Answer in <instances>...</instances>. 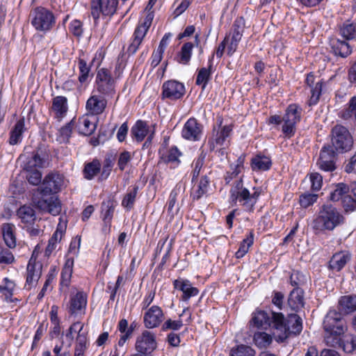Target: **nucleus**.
Returning <instances> with one entry per match:
<instances>
[{
	"label": "nucleus",
	"mask_w": 356,
	"mask_h": 356,
	"mask_svg": "<svg viewBox=\"0 0 356 356\" xmlns=\"http://www.w3.org/2000/svg\"><path fill=\"white\" fill-rule=\"evenodd\" d=\"M153 18L154 15L152 14V13H149L147 15L143 23L138 25L135 29V31L139 32L140 34H143V35H145L152 24Z\"/></svg>",
	"instance_id": "nucleus-56"
},
{
	"label": "nucleus",
	"mask_w": 356,
	"mask_h": 356,
	"mask_svg": "<svg viewBox=\"0 0 356 356\" xmlns=\"http://www.w3.org/2000/svg\"><path fill=\"white\" fill-rule=\"evenodd\" d=\"M339 116L344 120L354 119L356 122V95L350 99L348 106L341 111Z\"/></svg>",
	"instance_id": "nucleus-39"
},
{
	"label": "nucleus",
	"mask_w": 356,
	"mask_h": 356,
	"mask_svg": "<svg viewBox=\"0 0 356 356\" xmlns=\"http://www.w3.org/2000/svg\"><path fill=\"white\" fill-rule=\"evenodd\" d=\"M118 0H92L91 4V15L95 22L99 19L100 15L112 16L116 12Z\"/></svg>",
	"instance_id": "nucleus-11"
},
{
	"label": "nucleus",
	"mask_w": 356,
	"mask_h": 356,
	"mask_svg": "<svg viewBox=\"0 0 356 356\" xmlns=\"http://www.w3.org/2000/svg\"><path fill=\"white\" fill-rule=\"evenodd\" d=\"M343 221V216L334 207L324 205L318 216L314 220L313 227L316 230H332Z\"/></svg>",
	"instance_id": "nucleus-6"
},
{
	"label": "nucleus",
	"mask_w": 356,
	"mask_h": 356,
	"mask_svg": "<svg viewBox=\"0 0 356 356\" xmlns=\"http://www.w3.org/2000/svg\"><path fill=\"white\" fill-rule=\"evenodd\" d=\"M260 193L254 191L250 193L248 188L243 186V180L236 181L230 189V200L234 204L237 202L242 206L245 211H252Z\"/></svg>",
	"instance_id": "nucleus-5"
},
{
	"label": "nucleus",
	"mask_w": 356,
	"mask_h": 356,
	"mask_svg": "<svg viewBox=\"0 0 356 356\" xmlns=\"http://www.w3.org/2000/svg\"><path fill=\"white\" fill-rule=\"evenodd\" d=\"M42 265L31 259L27 265L26 284L29 288L35 285L41 275Z\"/></svg>",
	"instance_id": "nucleus-21"
},
{
	"label": "nucleus",
	"mask_w": 356,
	"mask_h": 356,
	"mask_svg": "<svg viewBox=\"0 0 356 356\" xmlns=\"http://www.w3.org/2000/svg\"><path fill=\"white\" fill-rule=\"evenodd\" d=\"M138 186H134V188L129 191L122 201V205L127 209L130 210L133 208L136 197L138 193Z\"/></svg>",
	"instance_id": "nucleus-46"
},
{
	"label": "nucleus",
	"mask_w": 356,
	"mask_h": 356,
	"mask_svg": "<svg viewBox=\"0 0 356 356\" xmlns=\"http://www.w3.org/2000/svg\"><path fill=\"white\" fill-rule=\"evenodd\" d=\"M302 108L297 104H290L286 109L282 117L283 125L282 131L284 136L290 138L296 133V125L300 121Z\"/></svg>",
	"instance_id": "nucleus-9"
},
{
	"label": "nucleus",
	"mask_w": 356,
	"mask_h": 356,
	"mask_svg": "<svg viewBox=\"0 0 356 356\" xmlns=\"http://www.w3.org/2000/svg\"><path fill=\"white\" fill-rule=\"evenodd\" d=\"M272 165L269 157L258 154L252 159L251 167L253 170H268Z\"/></svg>",
	"instance_id": "nucleus-35"
},
{
	"label": "nucleus",
	"mask_w": 356,
	"mask_h": 356,
	"mask_svg": "<svg viewBox=\"0 0 356 356\" xmlns=\"http://www.w3.org/2000/svg\"><path fill=\"white\" fill-rule=\"evenodd\" d=\"M340 338V342L336 348H341L348 353H351L356 350V336L344 334Z\"/></svg>",
	"instance_id": "nucleus-36"
},
{
	"label": "nucleus",
	"mask_w": 356,
	"mask_h": 356,
	"mask_svg": "<svg viewBox=\"0 0 356 356\" xmlns=\"http://www.w3.org/2000/svg\"><path fill=\"white\" fill-rule=\"evenodd\" d=\"M337 153L332 146H324L320 152V156L317 164L319 168L327 172H332L335 170V159Z\"/></svg>",
	"instance_id": "nucleus-14"
},
{
	"label": "nucleus",
	"mask_w": 356,
	"mask_h": 356,
	"mask_svg": "<svg viewBox=\"0 0 356 356\" xmlns=\"http://www.w3.org/2000/svg\"><path fill=\"white\" fill-rule=\"evenodd\" d=\"M97 120L94 115H90L87 113L86 115L83 116L79 121V132L85 136L92 134L96 129Z\"/></svg>",
	"instance_id": "nucleus-22"
},
{
	"label": "nucleus",
	"mask_w": 356,
	"mask_h": 356,
	"mask_svg": "<svg viewBox=\"0 0 356 356\" xmlns=\"http://www.w3.org/2000/svg\"><path fill=\"white\" fill-rule=\"evenodd\" d=\"M96 90L105 97L112 98L115 94V82L108 70L101 68L97 71Z\"/></svg>",
	"instance_id": "nucleus-10"
},
{
	"label": "nucleus",
	"mask_w": 356,
	"mask_h": 356,
	"mask_svg": "<svg viewBox=\"0 0 356 356\" xmlns=\"http://www.w3.org/2000/svg\"><path fill=\"white\" fill-rule=\"evenodd\" d=\"M163 314L161 309L156 305L151 307L144 315V324L147 328L158 327L162 322Z\"/></svg>",
	"instance_id": "nucleus-16"
},
{
	"label": "nucleus",
	"mask_w": 356,
	"mask_h": 356,
	"mask_svg": "<svg viewBox=\"0 0 356 356\" xmlns=\"http://www.w3.org/2000/svg\"><path fill=\"white\" fill-rule=\"evenodd\" d=\"M174 287L183 292L181 299L187 301L191 297L196 296L199 290L196 287L192 286L191 282L187 280H175L173 282Z\"/></svg>",
	"instance_id": "nucleus-20"
},
{
	"label": "nucleus",
	"mask_w": 356,
	"mask_h": 356,
	"mask_svg": "<svg viewBox=\"0 0 356 356\" xmlns=\"http://www.w3.org/2000/svg\"><path fill=\"white\" fill-rule=\"evenodd\" d=\"M232 131V125L224 126L221 129V130L219 132H218V134H217L216 138V144H218L219 145H223L226 138L227 137H229Z\"/></svg>",
	"instance_id": "nucleus-57"
},
{
	"label": "nucleus",
	"mask_w": 356,
	"mask_h": 356,
	"mask_svg": "<svg viewBox=\"0 0 356 356\" xmlns=\"http://www.w3.org/2000/svg\"><path fill=\"white\" fill-rule=\"evenodd\" d=\"M341 204L346 212L353 211L356 209V200L350 195H345Z\"/></svg>",
	"instance_id": "nucleus-59"
},
{
	"label": "nucleus",
	"mask_w": 356,
	"mask_h": 356,
	"mask_svg": "<svg viewBox=\"0 0 356 356\" xmlns=\"http://www.w3.org/2000/svg\"><path fill=\"white\" fill-rule=\"evenodd\" d=\"M2 234L6 245L9 248H15L16 247L15 226L11 223H4L2 225Z\"/></svg>",
	"instance_id": "nucleus-32"
},
{
	"label": "nucleus",
	"mask_w": 356,
	"mask_h": 356,
	"mask_svg": "<svg viewBox=\"0 0 356 356\" xmlns=\"http://www.w3.org/2000/svg\"><path fill=\"white\" fill-rule=\"evenodd\" d=\"M48 162L47 155L40 149H38L29 157L24 163L23 170L26 172V178L29 184L38 186L42 181L41 168H46Z\"/></svg>",
	"instance_id": "nucleus-4"
},
{
	"label": "nucleus",
	"mask_w": 356,
	"mask_h": 356,
	"mask_svg": "<svg viewBox=\"0 0 356 356\" xmlns=\"http://www.w3.org/2000/svg\"><path fill=\"white\" fill-rule=\"evenodd\" d=\"M350 191L349 186L344 183H339L334 186V190L330 193V199L333 202L341 200Z\"/></svg>",
	"instance_id": "nucleus-41"
},
{
	"label": "nucleus",
	"mask_w": 356,
	"mask_h": 356,
	"mask_svg": "<svg viewBox=\"0 0 356 356\" xmlns=\"http://www.w3.org/2000/svg\"><path fill=\"white\" fill-rule=\"evenodd\" d=\"M323 328L325 332V344L336 348L340 342V337L347 330L346 321L343 315L336 309H330L323 319Z\"/></svg>",
	"instance_id": "nucleus-2"
},
{
	"label": "nucleus",
	"mask_w": 356,
	"mask_h": 356,
	"mask_svg": "<svg viewBox=\"0 0 356 356\" xmlns=\"http://www.w3.org/2000/svg\"><path fill=\"white\" fill-rule=\"evenodd\" d=\"M330 45L334 54L341 58H346L352 53V47L346 41L333 39L330 41Z\"/></svg>",
	"instance_id": "nucleus-23"
},
{
	"label": "nucleus",
	"mask_w": 356,
	"mask_h": 356,
	"mask_svg": "<svg viewBox=\"0 0 356 356\" xmlns=\"http://www.w3.org/2000/svg\"><path fill=\"white\" fill-rule=\"evenodd\" d=\"M113 165V161L110 159H106L104 161V163L99 177L100 179L104 180L106 179L108 177L112 170Z\"/></svg>",
	"instance_id": "nucleus-63"
},
{
	"label": "nucleus",
	"mask_w": 356,
	"mask_h": 356,
	"mask_svg": "<svg viewBox=\"0 0 356 356\" xmlns=\"http://www.w3.org/2000/svg\"><path fill=\"white\" fill-rule=\"evenodd\" d=\"M145 36V35H143V34H140L139 32L134 31L133 40L127 49V52L129 54H134L137 51Z\"/></svg>",
	"instance_id": "nucleus-50"
},
{
	"label": "nucleus",
	"mask_w": 356,
	"mask_h": 356,
	"mask_svg": "<svg viewBox=\"0 0 356 356\" xmlns=\"http://www.w3.org/2000/svg\"><path fill=\"white\" fill-rule=\"evenodd\" d=\"M106 98L103 95H94L90 96L87 100L86 105L88 113L94 116L102 114L107 105Z\"/></svg>",
	"instance_id": "nucleus-15"
},
{
	"label": "nucleus",
	"mask_w": 356,
	"mask_h": 356,
	"mask_svg": "<svg viewBox=\"0 0 356 356\" xmlns=\"http://www.w3.org/2000/svg\"><path fill=\"white\" fill-rule=\"evenodd\" d=\"M178 192L177 189H173L170 194L167 209L172 216L177 213L179 209L178 204H176Z\"/></svg>",
	"instance_id": "nucleus-51"
},
{
	"label": "nucleus",
	"mask_w": 356,
	"mask_h": 356,
	"mask_svg": "<svg viewBox=\"0 0 356 356\" xmlns=\"http://www.w3.org/2000/svg\"><path fill=\"white\" fill-rule=\"evenodd\" d=\"M61 241V238L56 236V234H53L49 238L48 245L45 249V255L49 257L52 252L56 248L58 243Z\"/></svg>",
	"instance_id": "nucleus-62"
},
{
	"label": "nucleus",
	"mask_w": 356,
	"mask_h": 356,
	"mask_svg": "<svg viewBox=\"0 0 356 356\" xmlns=\"http://www.w3.org/2000/svg\"><path fill=\"white\" fill-rule=\"evenodd\" d=\"M339 34L346 40L356 39V23L346 21L339 26Z\"/></svg>",
	"instance_id": "nucleus-34"
},
{
	"label": "nucleus",
	"mask_w": 356,
	"mask_h": 356,
	"mask_svg": "<svg viewBox=\"0 0 356 356\" xmlns=\"http://www.w3.org/2000/svg\"><path fill=\"white\" fill-rule=\"evenodd\" d=\"M157 343L155 334L148 330H144L136 341L135 348L142 355L148 356L156 348Z\"/></svg>",
	"instance_id": "nucleus-12"
},
{
	"label": "nucleus",
	"mask_w": 356,
	"mask_h": 356,
	"mask_svg": "<svg viewBox=\"0 0 356 356\" xmlns=\"http://www.w3.org/2000/svg\"><path fill=\"white\" fill-rule=\"evenodd\" d=\"M245 28V19L243 17H239L236 19L232 26V38H235V40H241Z\"/></svg>",
	"instance_id": "nucleus-45"
},
{
	"label": "nucleus",
	"mask_w": 356,
	"mask_h": 356,
	"mask_svg": "<svg viewBox=\"0 0 356 356\" xmlns=\"http://www.w3.org/2000/svg\"><path fill=\"white\" fill-rule=\"evenodd\" d=\"M310 181L313 191H318L321 188L323 184V177L318 172H313L310 175Z\"/></svg>",
	"instance_id": "nucleus-60"
},
{
	"label": "nucleus",
	"mask_w": 356,
	"mask_h": 356,
	"mask_svg": "<svg viewBox=\"0 0 356 356\" xmlns=\"http://www.w3.org/2000/svg\"><path fill=\"white\" fill-rule=\"evenodd\" d=\"M17 216L20 220L19 225L24 227L26 225H35L39 222L40 219L36 217L35 211L33 207L24 205L20 207L17 211Z\"/></svg>",
	"instance_id": "nucleus-18"
},
{
	"label": "nucleus",
	"mask_w": 356,
	"mask_h": 356,
	"mask_svg": "<svg viewBox=\"0 0 356 356\" xmlns=\"http://www.w3.org/2000/svg\"><path fill=\"white\" fill-rule=\"evenodd\" d=\"M193 47V43L191 42L184 43L181 48V51L175 58L177 63L183 65H187L191 60Z\"/></svg>",
	"instance_id": "nucleus-37"
},
{
	"label": "nucleus",
	"mask_w": 356,
	"mask_h": 356,
	"mask_svg": "<svg viewBox=\"0 0 356 356\" xmlns=\"http://www.w3.org/2000/svg\"><path fill=\"white\" fill-rule=\"evenodd\" d=\"M63 186L64 177L62 175L54 172H49L44 177L38 188L42 197L35 202V207L42 213H48L53 216L58 215L61 211V204L58 198L55 195L45 196L58 193Z\"/></svg>",
	"instance_id": "nucleus-1"
},
{
	"label": "nucleus",
	"mask_w": 356,
	"mask_h": 356,
	"mask_svg": "<svg viewBox=\"0 0 356 356\" xmlns=\"http://www.w3.org/2000/svg\"><path fill=\"white\" fill-rule=\"evenodd\" d=\"M339 312L343 315L352 313L356 310V296H345L339 301Z\"/></svg>",
	"instance_id": "nucleus-27"
},
{
	"label": "nucleus",
	"mask_w": 356,
	"mask_h": 356,
	"mask_svg": "<svg viewBox=\"0 0 356 356\" xmlns=\"http://www.w3.org/2000/svg\"><path fill=\"white\" fill-rule=\"evenodd\" d=\"M254 242V232L250 231L249 234L241 243L238 251L236 252L235 256L237 259L242 258L249 250V248L253 244Z\"/></svg>",
	"instance_id": "nucleus-42"
},
{
	"label": "nucleus",
	"mask_w": 356,
	"mask_h": 356,
	"mask_svg": "<svg viewBox=\"0 0 356 356\" xmlns=\"http://www.w3.org/2000/svg\"><path fill=\"white\" fill-rule=\"evenodd\" d=\"M318 195L305 193L300 195L299 202L302 207L307 208L316 202Z\"/></svg>",
	"instance_id": "nucleus-54"
},
{
	"label": "nucleus",
	"mask_w": 356,
	"mask_h": 356,
	"mask_svg": "<svg viewBox=\"0 0 356 356\" xmlns=\"http://www.w3.org/2000/svg\"><path fill=\"white\" fill-rule=\"evenodd\" d=\"M254 341L258 347L263 348H266L272 343L273 338L269 334L258 332L254 334Z\"/></svg>",
	"instance_id": "nucleus-44"
},
{
	"label": "nucleus",
	"mask_w": 356,
	"mask_h": 356,
	"mask_svg": "<svg viewBox=\"0 0 356 356\" xmlns=\"http://www.w3.org/2000/svg\"><path fill=\"white\" fill-rule=\"evenodd\" d=\"M31 24L38 31H50L56 24L54 14L47 8L42 6L34 8L30 14Z\"/></svg>",
	"instance_id": "nucleus-7"
},
{
	"label": "nucleus",
	"mask_w": 356,
	"mask_h": 356,
	"mask_svg": "<svg viewBox=\"0 0 356 356\" xmlns=\"http://www.w3.org/2000/svg\"><path fill=\"white\" fill-rule=\"evenodd\" d=\"M70 31L75 36L79 37L83 33L82 23L81 21L74 19L70 24Z\"/></svg>",
	"instance_id": "nucleus-64"
},
{
	"label": "nucleus",
	"mask_w": 356,
	"mask_h": 356,
	"mask_svg": "<svg viewBox=\"0 0 356 356\" xmlns=\"http://www.w3.org/2000/svg\"><path fill=\"white\" fill-rule=\"evenodd\" d=\"M16 284L15 282L8 277L3 278L0 284V293L5 296L7 301L13 302L12 298L15 291Z\"/></svg>",
	"instance_id": "nucleus-33"
},
{
	"label": "nucleus",
	"mask_w": 356,
	"mask_h": 356,
	"mask_svg": "<svg viewBox=\"0 0 356 356\" xmlns=\"http://www.w3.org/2000/svg\"><path fill=\"white\" fill-rule=\"evenodd\" d=\"M303 293V291L298 287L291 291L288 298V305L293 311L298 312L304 307Z\"/></svg>",
	"instance_id": "nucleus-24"
},
{
	"label": "nucleus",
	"mask_w": 356,
	"mask_h": 356,
	"mask_svg": "<svg viewBox=\"0 0 356 356\" xmlns=\"http://www.w3.org/2000/svg\"><path fill=\"white\" fill-rule=\"evenodd\" d=\"M331 136L332 147L337 151L343 153L351 149L353 138L346 127L341 124L335 125L332 129Z\"/></svg>",
	"instance_id": "nucleus-8"
},
{
	"label": "nucleus",
	"mask_w": 356,
	"mask_h": 356,
	"mask_svg": "<svg viewBox=\"0 0 356 356\" xmlns=\"http://www.w3.org/2000/svg\"><path fill=\"white\" fill-rule=\"evenodd\" d=\"M67 109V100L66 97L57 96L53 99L51 110L56 118H63L66 115Z\"/></svg>",
	"instance_id": "nucleus-25"
},
{
	"label": "nucleus",
	"mask_w": 356,
	"mask_h": 356,
	"mask_svg": "<svg viewBox=\"0 0 356 356\" xmlns=\"http://www.w3.org/2000/svg\"><path fill=\"white\" fill-rule=\"evenodd\" d=\"M209 184V178L207 176L202 177L197 185V188L192 193L193 200H198L202 197H203V195L207 193Z\"/></svg>",
	"instance_id": "nucleus-43"
},
{
	"label": "nucleus",
	"mask_w": 356,
	"mask_h": 356,
	"mask_svg": "<svg viewBox=\"0 0 356 356\" xmlns=\"http://www.w3.org/2000/svg\"><path fill=\"white\" fill-rule=\"evenodd\" d=\"M270 316L264 311H256L252 316L250 321V325L255 327L258 329L266 330L267 328L273 327V314Z\"/></svg>",
	"instance_id": "nucleus-19"
},
{
	"label": "nucleus",
	"mask_w": 356,
	"mask_h": 356,
	"mask_svg": "<svg viewBox=\"0 0 356 356\" xmlns=\"http://www.w3.org/2000/svg\"><path fill=\"white\" fill-rule=\"evenodd\" d=\"M15 261L12 252L0 245V264L9 265L13 264Z\"/></svg>",
	"instance_id": "nucleus-53"
},
{
	"label": "nucleus",
	"mask_w": 356,
	"mask_h": 356,
	"mask_svg": "<svg viewBox=\"0 0 356 356\" xmlns=\"http://www.w3.org/2000/svg\"><path fill=\"white\" fill-rule=\"evenodd\" d=\"M273 328L277 334L281 341L291 335H298L302 330V318L296 314H291L285 319L282 313L273 314Z\"/></svg>",
	"instance_id": "nucleus-3"
},
{
	"label": "nucleus",
	"mask_w": 356,
	"mask_h": 356,
	"mask_svg": "<svg viewBox=\"0 0 356 356\" xmlns=\"http://www.w3.org/2000/svg\"><path fill=\"white\" fill-rule=\"evenodd\" d=\"M24 118L19 119L10 131L9 143L10 145H17L22 141V134L26 130Z\"/></svg>",
	"instance_id": "nucleus-30"
},
{
	"label": "nucleus",
	"mask_w": 356,
	"mask_h": 356,
	"mask_svg": "<svg viewBox=\"0 0 356 356\" xmlns=\"http://www.w3.org/2000/svg\"><path fill=\"white\" fill-rule=\"evenodd\" d=\"M161 154V161L165 163H175L178 164L179 161V157L181 155V153L176 147H173L165 152H163Z\"/></svg>",
	"instance_id": "nucleus-38"
},
{
	"label": "nucleus",
	"mask_w": 356,
	"mask_h": 356,
	"mask_svg": "<svg viewBox=\"0 0 356 356\" xmlns=\"http://www.w3.org/2000/svg\"><path fill=\"white\" fill-rule=\"evenodd\" d=\"M102 211H105L103 218L104 221L106 222H110L113 218L114 212L113 204L110 200L106 202H104L102 205Z\"/></svg>",
	"instance_id": "nucleus-55"
},
{
	"label": "nucleus",
	"mask_w": 356,
	"mask_h": 356,
	"mask_svg": "<svg viewBox=\"0 0 356 356\" xmlns=\"http://www.w3.org/2000/svg\"><path fill=\"white\" fill-rule=\"evenodd\" d=\"M350 258V254L348 252H337L332 257L329 262L330 268L332 270L339 271L344 267Z\"/></svg>",
	"instance_id": "nucleus-28"
},
{
	"label": "nucleus",
	"mask_w": 356,
	"mask_h": 356,
	"mask_svg": "<svg viewBox=\"0 0 356 356\" xmlns=\"http://www.w3.org/2000/svg\"><path fill=\"white\" fill-rule=\"evenodd\" d=\"M79 81L81 83H85L89 76L90 72V65H88L83 59L79 60Z\"/></svg>",
	"instance_id": "nucleus-49"
},
{
	"label": "nucleus",
	"mask_w": 356,
	"mask_h": 356,
	"mask_svg": "<svg viewBox=\"0 0 356 356\" xmlns=\"http://www.w3.org/2000/svg\"><path fill=\"white\" fill-rule=\"evenodd\" d=\"M202 129L197 121L192 118L185 123L181 131L182 136L191 140H198L201 136Z\"/></svg>",
	"instance_id": "nucleus-17"
},
{
	"label": "nucleus",
	"mask_w": 356,
	"mask_h": 356,
	"mask_svg": "<svg viewBox=\"0 0 356 356\" xmlns=\"http://www.w3.org/2000/svg\"><path fill=\"white\" fill-rule=\"evenodd\" d=\"M73 125V121H71L60 129V136L63 142L67 143L68 141L72 134Z\"/></svg>",
	"instance_id": "nucleus-61"
},
{
	"label": "nucleus",
	"mask_w": 356,
	"mask_h": 356,
	"mask_svg": "<svg viewBox=\"0 0 356 356\" xmlns=\"http://www.w3.org/2000/svg\"><path fill=\"white\" fill-rule=\"evenodd\" d=\"M214 55H212L209 59V65L207 67H202L199 70L195 83L198 86H202V89L204 90L211 76V67H212V59Z\"/></svg>",
	"instance_id": "nucleus-31"
},
{
	"label": "nucleus",
	"mask_w": 356,
	"mask_h": 356,
	"mask_svg": "<svg viewBox=\"0 0 356 356\" xmlns=\"http://www.w3.org/2000/svg\"><path fill=\"white\" fill-rule=\"evenodd\" d=\"M148 132L149 129L147 122L140 120L131 127V136L137 142H141L144 140Z\"/></svg>",
	"instance_id": "nucleus-29"
},
{
	"label": "nucleus",
	"mask_w": 356,
	"mask_h": 356,
	"mask_svg": "<svg viewBox=\"0 0 356 356\" xmlns=\"http://www.w3.org/2000/svg\"><path fill=\"white\" fill-rule=\"evenodd\" d=\"M290 282L292 286L300 288L306 283L307 277L300 271L293 270L290 276Z\"/></svg>",
	"instance_id": "nucleus-48"
},
{
	"label": "nucleus",
	"mask_w": 356,
	"mask_h": 356,
	"mask_svg": "<svg viewBox=\"0 0 356 356\" xmlns=\"http://www.w3.org/2000/svg\"><path fill=\"white\" fill-rule=\"evenodd\" d=\"M101 163L97 159L85 165L83 169L84 177L88 180L93 179L97 174L100 172Z\"/></svg>",
	"instance_id": "nucleus-40"
},
{
	"label": "nucleus",
	"mask_w": 356,
	"mask_h": 356,
	"mask_svg": "<svg viewBox=\"0 0 356 356\" xmlns=\"http://www.w3.org/2000/svg\"><path fill=\"white\" fill-rule=\"evenodd\" d=\"M87 304V296L83 292H78L72 297L70 300V312L72 314H77L86 308Z\"/></svg>",
	"instance_id": "nucleus-26"
},
{
	"label": "nucleus",
	"mask_w": 356,
	"mask_h": 356,
	"mask_svg": "<svg viewBox=\"0 0 356 356\" xmlns=\"http://www.w3.org/2000/svg\"><path fill=\"white\" fill-rule=\"evenodd\" d=\"M72 273V265L66 263L64 268L61 271V284L67 286L70 283V278Z\"/></svg>",
	"instance_id": "nucleus-58"
},
{
	"label": "nucleus",
	"mask_w": 356,
	"mask_h": 356,
	"mask_svg": "<svg viewBox=\"0 0 356 356\" xmlns=\"http://www.w3.org/2000/svg\"><path fill=\"white\" fill-rule=\"evenodd\" d=\"M255 351L248 346L240 345L236 348H233L229 356H254Z\"/></svg>",
	"instance_id": "nucleus-47"
},
{
	"label": "nucleus",
	"mask_w": 356,
	"mask_h": 356,
	"mask_svg": "<svg viewBox=\"0 0 356 356\" xmlns=\"http://www.w3.org/2000/svg\"><path fill=\"white\" fill-rule=\"evenodd\" d=\"M323 82L319 81L316 82L314 87L311 88L312 95L309 100V105L312 106L317 104L321 95Z\"/></svg>",
	"instance_id": "nucleus-52"
},
{
	"label": "nucleus",
	"mask_w": 356,
	"mask_h": 356,
	"mask_svg": "<svg viewBox=\"0 0 356 356\" xmlns=\"http://www.w3.org/2000/svg\"><path fill=\"white\" fill-rule=\"evenodd\" d=\"M186 93L184 85L176 80H168L162 85V99L175 101L181 99Z\"/></svg>",
	"instance_id": "nucleus-13"
}]
</instances>
